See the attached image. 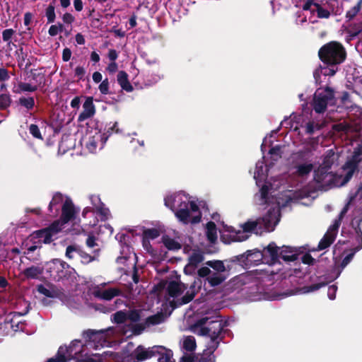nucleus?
<instances>
[{
    "label": "nucleus",
    "mask_w": 362,
    "mask_h": 362,
    "mask_svg": "<svg viewBox=\"0 0 362 362\" xmlns=\"http://www.w3.org/2000/svg\"><path fill=\"white\" fill-rule=\"evenodd\" d=\"M89 199L93 206V209L89 206L86 207L82 213L83 216L86 218L88 214L93 215L96 213L100 216L101 220L107 219L110 216V211L107 208L105 207V205L101 202L100 197L96 195H90Z\"/></svg>",
    "instance_id": "22"
},
{
    "label": "nucleus",
    "mask_w": 362,
    "mask_h": 362,
    "mask_svg": "<svg viewBox=\"0 0 362 362\" xmlns=\"http://www.w3.org/2000/svg\"><path fill=\"white\" fill-rule=\"evenodd\" d=\"M337 69L334 68V66H332L331 68L328 67H320L319 69H316L313 72V76L317 83L320 80V77L321 74H323L324 76H334L335 73L337 72Z\"/></svg>",
    "instance_id": "34"
},
{
    "label": "nucleus",
    "mask_w": 362,
    "mask_h": 362,
    "mask_svg": "<svg viewBox=\"0 0 362 362\" xmlns=\"http://www.w3.org/2000/svg\"><path fill=\"white\" fill-rule=\"evenodd\" d=\"M313 170V164L312 163L297 162L290 170L298 185H303L308 180Z\"/></svg>",
    "instance_id": "21"
},
{
    "label": "nucleus",
    "mask_w": 362,
    "mask_h": 362,
    "mask_svg": "<svg viewBox=\"0 0 362 362\" xmlns=\"http://www.w3.org/2000/svg\"><path fill=\"white\" fill-rule=\"evenodd\" d=\"M120 327H108L105 329L95 330L88 329L83 332V338L86 342V346L89 349H98L102 347L109 346L112 342L117 341L116 336Z\"/></svg>",
    "instance_id": "12"
},
{
    "label": "nucleus",
    "mask_w": 362,
    "mask_h": 362,
    "mask_svg": "<svg viewBox=\"0 0 362 362\" xmlns=\"http://www.w3.org/2000/svg\"><path fill=\"white\" fill-rule=\"evenodd\" d=\"M206 235L210 243H214L217 240V230L214 223L209 222L206 227Z\"/></svg>",
    "instance_id": "35"
},
{
    "label": "nucleus",
    "mask_w": 362,
    "mask_h": 362,
    "mask_svg": "<svg viewBox=\"0 0 362 362\" xmlns=\"http://www.w3.org/2000/svg\"><path fill=\"white\" fill-rule=\"evenodd\" d=\"M282 153H283L282 147L279 145H277V146H275L271 148L269 151L270 158L273 161H276L279 158H281Z\"/></svg>",
    "instance_id": "38"
},
{
    "label": "nucleus",
    "mask_w": 362,
    "mask_h": 362,
    "mask_svg": "<svg viewBox=\"0 0 362 362\" xmlns=\"http://www.w3.org/2000/svg\"><path fill=\"white\" fill-rule=\"evenodd\" d=\"M181 348L187 351L193 352L197 347L196 340L193 336H185L180 341Z\"/></svg>",
    "instance_id": "32"
},
{
    "label": "nucleus",
    "mask_w": 362,
    "mask_h": 362,
    "mask_svg": "<svg viewBox=\"0 0 362 362\" xmlns=\"http://www.w3.org/2000/svg\"><path fill=\"white\" fill-rule=\"evenodd\" d=\"M74 6L76 11H81L83 10V4L82 0H74Z\"/></svg>",
    "instance_id": "64"
},
{
    "label": "nucleus",
    "mask_w": 362,
    "mask_h": 362,
    "mask_svg": "<svg viewBox=\"0 0 362 362\" xmlns=\"http://www.w3.org/2000/svg\"><path fill=\"white\" fill-rule=\"evenodd\" d=\"M163 241L165 246L169 250H175L180 248L179 243L168 236L163 237Z\"/></svg>",
    "instance_id": "40"
},
{
    "label": "nucleus",
    "mask_w": 362,
    "mask_h": 362,
    "mask_svg": "<svg viewBox=\"0 0 362 362\" xmlns=\"http://www.w3.org/2000/svg\"><path fill=\"white\" fill-rule=\"evenodd\" d=\"M334 103V93L329 88H318L313 98V106L317 113L325 112L328 105Z\"/></svg>",
    "instance_id": "17"
},
{
    "label": "nucleus",
    "mask_w": 362,
    "mask_h": 362,
    "mask_svg": "<svg viewBox=\"0 0 362 362\" xmlns=\"http://www.w3.org/2000/svg\"><path fill=\"white\" fill-rule=\"evenodd\" d=\"M71 51L69 48H65L62 52V59L64 62H68L71 59Z\"/></svg>",
    "instance_id": "59"
},
{
    "label": "nucleus",
    "mask_w": 362,
    "mask_h": 362,
    "mask_svg": "<svg viewBox=\"0 0 362 362\" xmlns=\"http://www.w3.org/2000/svg\"><path fill=\"white\" fill-rule=\"evenodd\" d=\"M95 113V107L93 104V99L92 97H88L83 104V111L80 113L78 117V122H83L94 116Z\"/></svg>",
    "instance_id": "27"
},
{
    "label": "nucleus",
    "mask_w": 362,
    "mask_h": 362,
    "mask_svg": "<svg viewBox=\"0 0 362 362\" xmlns=\"http://www.w3.org/2000/svg\"><path fill=\"white\" fill-rule=\"evenodd\" d=\"M351 206H354L358 210H362V183L350 192L348 202L341 211L338 218L335 219L333 224L329 226L327 233L319 243V250L326 249L334 242L341 220Z\"/></svg>",
    "instance_id": "7"
},
{
    "label": "nucleus",
    "mask_w": 362,
    "mask_h": 362,
    "mask_svg": "<svg viewBox=\"0 0 362 362\" xmlns=\"http://www.w3.org/2000/svg\"><path fill=\"white\" fill-rule=\"evenodd\" d=\"M272 136V134H271L269 136H266L264 139L262 144L261 146V150H262L263 153H264V152L265 151L266 146H269L272 144V141L270 140Z\"/></svg>",
    "instance_id": "58"
},
{
    "label": "nucleus",
    "mask_w": 362,
    "mask_h": 362,
    "mask_svg": "<svg viewBox=\"0 0 362 362\" xmlns=\"http://www.w3.org/2000/svg\"><path fill=\"white\" fill-rule=\"evenodd\" d=\"M37 231L35 233L36 238H38V242L34 243L32 245L25 244V250L23 252L25 257L31 262H37L40 259V249L41 247V243H44L43 238H40L37 235Z\"/></svg>",
    "instance_id": "24"
},
{
    "label": "nucleus",
    "mask_w": 362,
    "mask_h": 362,
    "mask_svg": "<svg viewBox=\"0 0 362 362\" xmlns=\"http://www.w3.org/2000/svg\"><path fill=\"white\" fill-rule=\"evenodd\" d=\"M165 205L175 212V216L185 224L196 223L201 221L202 215L195 201L183 192L168 195Z\"/></svg>",
    "instance_id": "6"
},
{
    "label": "nucleus",
    "mask_w": 362,
    "mask_h": 362,
    "mask_svg": "<svg viewBox=\"0 0 362 362\" xmlns=\"http://www.w3.org/2000/svg\"><path fill=\"white\" fill-rule=\"evenodd\" d=\"M70 198L64 196L61 193L54 194L49 205V210L52 216H57L62 209V207L64 206V204Z\"/></svg>",
    "instance_id": "26"
},
{
    "label": "nucleus",
    "mask_w": 362,
    "mask_h": 362,
    "mask_svg": "<svg viewBox=\"0 0 362 362\" xmlns=\"http://www.w3.org/2000/svg\"><path fill=\"white\" fill-rule=\"evenodd\" d=\"M337 291V286L335 285H332L328 287L327 296L330 300L335 299Z\"/></svg>",
    "instance_id": "54"
},
{
    "label": "nucleus",
    "mask_w": 362,
    "mask_h": 362,
    "mask_svg": "<svg viewBox=\"0 0 362 362\" xmlns=\"http://www.w3.org/2000/svg\"><path fill=\"white\" fill-rule=\"evenodd\" d=\"M46 271L50 277L59 281L71 276L74 273V269L66 262L59 259H54L46 264Z\"/></svg>",
    "instance_id": "15"
},
{
    "label": "nucleus",
    "mask_w": 362,
    "mask_h": 362,
    "mask_svg": "<svg viewBox=\"0 0 362 362\" xmlns=\"http://www.w3.org/2000/svg\"><path fill=\"white\" fill-rule=\"evenodd\" d=\"M13 317L11 319V327L14 329V330L17 331L18 329H23V324L21 322H17V324H16V328H14V324H15V319L14 317H19L21 315V314L20 313H14L13 314Z\"/></svg>",
    "instance_id": "53"
},
{
    "label": "nucleus",
    "mask_w": 362,
    "mask_h": 362,
    "mask_svg": "<svg viewBox=\"0 0 362 362\" xmlns=\"http://www.w3.org/2000/svg\"><path fill=\"white\" fill-rule=\"evenodd\" d=\"M184 251L188 254V264L185 267V272L187 274H192L194 272L197 265L204 260V254L198 249L185 247Z\"/></svg>",
    "instance_id": "23"
},
{
    "label": "nucleus",
    "mask_w": 362,
    "mask_h": 362,
    "mask_svg": "<svg viewBox=\"0 0 362 362\" xmlns=\"http://www.w3.org/2000/svg\"><path fill=\"white\" fill-rule=\"evenodd\" d=\"M276 248L277 249L276 257L274 258V262H271L272 268L274 269L276 272L274 274H278L281 270V259L284 260V262H293L298 259L299 255L296 248H292L287 246L279 247L276 245Z\"/></svg>",
    "instance_id": "18"
},
{
    "label": "nucleus",
    "mask_w": 362,
    "mask_h": 362,
    "mask_svg": "<svg viewBox=\"0 0 362 362\" xmlns=\"http://www.w3.org/2000/svg\"><path fill=\"white\" fill-rule=\"evenodd\" d=\"M9 78L7 70L4 68L0 69V81H4Z\"/></svg>",
    "instance_id": "63"
},
{
    "label": "nucleus",
    "mask_w": 362,
    "mask_h": 362,
    "mask_svg": "<svg viewBox=\"0 0 362 362\" xmlns=\"http://www.w3.org/2000/svg\"><path fill=\"white\" fill-rule=\"evenodd\" d=\"M15 33L16 31L11 28L4 30L2 32L3 40L6 42L8 45H10L11 43V38Z\"/></svg>",
    "instance_id": "45"
},
{
    "label": "nucleus",
    "mask_w": 362,
    "mask_h": 362,
    "mask_svg": "<svg viewBox=\"0 0 362 362\" xmlns=\"http://www.w3.org/2000/svg\"><path fill=\"white\" fill-rule=\"evenodd\" d=\"M88 349L86 341L83 344L81 340L75 339L69 347L61 346L56 356L49 358L47 362H67L71 359H75L76 362H96L89 356Z\"/></svg>",
    "instance_id": "8"
},
{
    "label": "nucleus",
    "mask_w": 362,
    "mask_h": 362,
    "mask_svg": "<svg viewBox=\"0 0 362 362\" xmlns=\"http://www.w3.org/2000/svg\"><path fill=\"white\" fill-rule=\"evenodd\" d=\"M319 57L324 63L335 66L344 61L346 52L341 44L331 42L325 45L319 50Z\"/></svg>",
    "instance_id": "13"
},
{
    "label": "nucleus",
    "mask_w": 362,
    "mask_h": 362,
    "mask_svg": "<svg viewBox=\"0 0 362 362\" xmlns=\"http://www.w3.org/2000/svg\"><path fill=\"white\" fill-rule=\"evenodd\" d=\"M112 320L117 324L115 327H112V328L120 327L116 334L118 338L121 336L128 338L141 334V329H138V326L127 325V314L126 312L118 311L112 315Z\"/></svg>",
    "instance_id": "16"
},
{
    "label": "nucleus",
    "mask_w": 362,
    "mask_h": 362,
    "mask_svg": "<svg viewBox=\"0 0 362 362\" xmlns=\"http://www.w3.org/2000/svg\"><path fill=\"white\" fill-rule=\"evenodd\" d=\"M127 314V325H136L138 326V329H141V332L146 327H150L151 325H156L160 324L164 321V315L161 313H158L152 316H150L146 318L145 322V325L141 326L138 324H135L140 320V315L138 311L132 310Z\"/></svg>",
    "instance_id": "20"
},
{
    "label": "nucleus",
    "mask_w": 362,
    "mask_h": 362,
    "mask_svg": "<svg viewBox=\"0 0 362 362\" xmlns=\"http://www.w3.org/2000/svg\"><path fill=\"white\" fill-rule=\"evenodd\" d=\"M349 117L351 124L341 122L333 126L334 130L349 134L352 132H359L362 129V109L358 106H352Z\"/></svg>",
    "instance_id": "14"
},
{
    "label": "nucleus",
    "mask_w": 362,
    "mask_h": 362,
    "mask_svg": "<svg viewBox=\"0 0 362 362\" xmlns=\"http://www.w3.org/2000/svg\"><path fill=\"white\" fill-rule=\"evenodd\" d=\"M276 250V244L271 243L264 248L262 252L258 250H248L238 258L246 267L257 265L260 262H264L268 264L267 267L264 269L265 272L269 275H274L276 272L272 268L271 262H274Z\"/></svg>",
    "instance_id": "9"
},
{
    "label": "nucleus",
    "mask_w": 362,
    "mask_h": 362,
    "mask_svg": "<svg viewBox=\"0 0 362 362\" xmlns=\"http://www.w3.org/2000/svg\"><path fill=\"white\" fill-rule=\"evenodd\" d=\"M107 57L111 62H115V60L118 57V53L115 49H110Z\"/></svg>",
    "instance_id": "61"
},
{
    "label": "nucleus",
    "mask_w": 362,
    "mask_h": 362,
    "mask_svg": "<svg viewBox=\"0 0 362 362\" xmlns=\"http://www.w3.org/2000/svg\"><path fill=\"white\" fill-rule=\"evenodd\" d=\"M45 16L48 23H54L56 18L55 8L52 4H49L45 10Z\"/></svg>",
    "instance_id": "42"
},
{
    "label": "nucleus",
    "mask_w": 362,
    "mask_h": 362,
    "mask_svg": "<svg viewBox=\"0 0 362 362\" xmlns=\"http://www.w3.org/2000/svg\"><path fill=\"white\" fill-rule=\"evenodd\" d=\"M18 88L21 91L24 92H34L37 89V86H33L28 83H21L18 85Z\"/></svg>",
    "instance_id": "47"
},
{
    "label": "nucleus",
    "mask_w": 362,
    "mask_h": 362,
    "mask_svg": "<svg viewBox=\"0 0 362 362\" xmlns=\"http://www.w3.org/2000/svg\"><path fill=\"white\" fill-rule=\"evenodd\" d=\"M99 90L103 95H107L109 93V81L107 78L102 81L101 83L99 85Z\"/></svg>",
    "instance_id": "50"
},
{
    "label": "nucleus",
    "mask_w": 362,
    "mask_h": 362,
    "mask_svg": "<svg viewBox=\"0 0 362 362\" xmlns=\"http://www.w3.org/2000/svg\"><path fill=\"white\" fill-rule=\"evenodd\" d=\"M172 350L163 346H153L146 348L144 346H137L130 355L125 353H117L112 351H104L98 362H140L154 356L158 357V362H175ZM180 362H194V357L191 354H185Z\"/></svg>",
    "instance_id": "3"
},
{
    "label": "nucleus",
    "mask_w": 362,
    "mask_h": 362,
    "mask_svg": "<svg viewBox=\"0 0 362 362\" xmlns=\"http://www.w3.org/2000/svg\"><path fill=\"white\" fill-rule=\"evenodd\" d=\"M86 74V70L82 66H76L75 69V76L78 77L79 79H82Z\"/></svg>",
    "instance_id": "57"
},
{
    "label": "nucleus",
    "mask_w": 362,
    "mask_h": 362,
    "mask_svg": "<svg viewBox=\"0 0 362 362\" xmlns=\"http://www.w3.org/2000/svg\"><path fill=\"white\" fill-rule=\"evenodd\" d=\"M268 170L267 165H264L262 160H259L256 163L254 173L256 184L261 187L259 192L255 194V199L257 204L266 205V208H269L267 214L262 218L248 220L241 225L240 229L238 230L232 226L223 224L219 232L221 239L224 243L244 241L249 238L252 233L262 235L264 232L273 231L280 221L281 208L286 206L289 202L307 196L308 192L300 189L276 193L280 183L277 180H274L273 183L266 182L261 185L267 177Z\"/></svg>",
    "instance_id": "1"
},
{
    "label": "nucleus",
    "mask_w": 362,
    "mask_h": 362,
    "mask_svg": "<svg viewBox=\"0 0 362 362\" xmlns=\"http://www.w3.org/2000/svg\"><path fill=\"white\" fill-rule=\"evenodd\" d=\"M142 245L146 252H148V253H151V254L153 253V249L150 244V240L146 238L144 236H143V239H142Z\"/></svg>",
    "instance_id": "55"
},
{
    "label": "nucleus",
    "mask_w": 362,
    "mask_h": 362,
    "mask_svg": "<svg viewBox=\"0 0 362 362\" xmlns=\"http://www.w3.org/2000/svg\"><path fill=\"white\" fill-rule=\"evenodd\" d=\"M296 6L300 7L305 12L310 14H317L320 18H327L330 13L337 16L343 12L342 5L338 0H329L327 4H322V0H294Z\"/></svg>",
    "instance_id": "11"
},
{
    "label": "nucleus",
    "mask_w": 362,
    "mask_h": 362,
    "mask_svg": "<svg viewBox=\"0 0 362 362\" xmlns=\"http://www.w3.org/2000/svg\"><path fill=\"white\" fill-rule=\"evenodd\" d=\"M122 291L117 288H108L106 289L99 288L95 291V296L106 300H110L113 298L121 294Z\"/></svg>",
    "instance_id": "28"
},
{
    "label": "nucleus",
    "mask_w": 362,
    "mask_h": 362,
    "mask_svg": "<svg viewBox=\"0 0 362 362\" xmlns=\"http://www.w3.org/2000/svg\"><path fill=\"white\" fill-rule=\"evenodd\" d=\"M226 268L222 261H208L206 262V266L201 267L198 270L199 279L194 281L192 285L190 286L191 291H187V293L181 298L173 300L171 303L175 304V306H180L191 301L194 293L201 288L202 279H204L205 290L209 287H215L221 284L226 279L223 272Z\"/></svg>",
    "instance_id": "5"
},
{
    "label": "nucleus",
    "mask_w": 362,
    "mask_h": 362,
    "mask_svg": "<svg viewBox=\"0 0 362 362\" xmlns=\"http://www.w3.org/2000/svg\"><path fill=\"white\" fill-rule=\"evenodd\" d=\"M185 288V286L181 283L176 281L170 282L167 288L168 293L169 296L168 300H170V298H177Z\"/></svg>",
    "instance_id": "29"
},
{
    "label": "nucleus",
    "mask_w": 362,
    "mask_h": 362,
    "mask_svg": "<svg viewBox=\"0 0 362 362\" xmlns=\"http://www.w3.org/2000/svg\"><path fill=\"white\" fill-rule=\"evenodd\" d=\"M204 317L198 320L190 328L191 331L199 336L206 337V349L203 351L199 359V362H215V356L213 354L218 348L222 339L221 334L223 325L221 320L216 317L215 320Z\"/></svg>",
    "instance_id": "4"
},
{
    "label": "nucleus",
    "mask_w": 362,
    "mask_h": 362,
    "mask_svg": "<svg viewBox=\"0 0 362 362\" xmlns=\"http://www.w3.org/2000/svg\"><path fill=\"white\" fill-rule=\"evenodd\" d=\"M79 247L76 245H69L66 250V257L69 259L78 257Z\"/></svg>",
    "instance_id": "44"
},
{
    "label": "nucleus",
    "mask_w": 362,
    "mask_h": 362,
    "mask_svg": "<svg viewBox=\"0 0 362 362\" xmlns=\"http://www.w3.org/2000/svg\"><path fill=\"white\" fill-rule=\"evenodd\" d=\"M300 115L293 113L281 122V126L286 129L293 128L294 130H297L298 129V124L300 123Z\"/></svg>",
    "instance_id": "30"
},
{
    "label": "nucleus",
    "mask_w": 362,
    "mask_h": 362,
    "mask_svg": "<svg viewBox=\"0 0 362 362\" xmlns=\"http://www.w3.org/2000/svg\"><path fill=\"white\" fill-rule=\"evenodd\" d=\"M354 247L351 250L352 252L347 255L341 262V267H345L353 259L354 254L362 248V231L360 228H356L354 235Z\"/></svg>",
    "instance_id": "25"
},
{
    "label": "nucleus",
    "mask_w": 362,
    "mask_h": 362,
    "mask_svg": "<svg viewBox=\"0 0 362 362\" xmlns=\"http://www.w3.org/2000/svg\"><path fill=\"white\" fill-rule=\"evenodd\" d=\"M338 155L333 149L328 150L323 157L322 163L314 171V180L318 187L326 189L327 187H338L345 185L352 177L361 160V155L355 152L348 159L338 173L329 171L332 165L337 160Z\"/></svg>",
    "instance_id": "2"
},
{
    "label": "nucleus",
    "mask_w": 362,
    "mask_h": 362,
    "mask_svg": "<svg viewBox=\"0 0 362 362\" xmlns=\"http://www.w3.org/2000/svg\"><path fill=\"white\" fill-rule=\"evenodd\" d=\"M63 29V25L61 23L52 25L48 30V33L51 36H56L58 33H61Z\"/></svg>",
    "instance_id": "46"
},
{
    "label": "nucleus",
    "mask_w": 362,
    "mask_h": 362,
    "mask_svg": "<svg viewBox=\"0 0 362 362\" xmlns=\"http://www.w3.org/2000/svg\"><path fill=\"white\" fill-rule=\"evenodd\" d=\"M11 104V99L8 95L1 94L0 95V109H6Z\"/></svg>",
    "instance_id": "48"
},
{
    "label": "nucleus",
    "mask_w": 362,
    "mask_h": 362,
    "mask_svg": "<svg viewBox=\"0 0 362 362\" xmlns=\"http://www.w3.org/2000/svg\"><path fill=\"white\" fill-rule=\"evenodd\" d=\"M323 286H325V284H318L312 285L310 286L305 288L304 293H309V292H313V291H317Z\"/></svg>",
    "instance_id": "60"
},
{
    "label": "nucleus",
    "mask_w": 362,
    "mask_h": 362,
    "mask_svg": "<svg viewBox=\"0 0 362 362\" xmlns=\"http://www.w3.org/2000/svg\"><path fill=\"white\" fill-rule=\"evenodd\" d=\"M298 259H300V260L306 264H313L315 259L311 257L309 254H304L300 255L299 254Z\"/></svg>",
    "instance_id": "52"
},
{
    "label": "nucleus",
    "mask_w": 362,
    "mask_h": 362,
    "mask_svg": "<svg viewBox=\"0 0 362 362\" xmlns=\"http://www.w3.org/2000/svg\"><path fill=\"white\" fill-rule=\"evenodd\" d=\"M41 274V268L35 266L28 267L23 272V274L27 279H37Z\"/></svg>",
    "instance_id": "36"
},
{
    "label": "nucleus",
    "mask_w": 362,
    "mask_h": 362,
    "mask_svg": "<svg viewBox=\"0 0 362 362\" xmlns=\"http://www.w3.org/2000/svg\"><path fill=\"white\" fill-rule=\"evenodd\" d=\"M78 257L80 259L81 263L83 264H88L95 259V255L92 256L91 255L84 252L80 248L78 253Z\"/></svg>",
    "instance_id": "41"
},
{
    "label": "nucleus",
    "mask_w": 362,
    "mask_h": 362,
    "mask_svg": "<svg viewBox=\"0 0 362 362\" xmlns=\"http://www.w3.org/2000/svg\"><path fill=\"white\" fill-rule=\"evenodd\" d=\"M117 81L121 88L127 92H132L133 90V87L129 83L128 75L125 71H119L117 74Z\"/></svg>",
    "instance_id": "33"
},
{
    "label": "nucleus",
    "mask_w": 362,
    "mask_h": 362,
    "mask_svg": "<svg viewBox=\"0 0 362 362\" xmlns=\"http://www.w3.org/2000/svg\"><path fill=\"white\" fill-rule=\"evenodd\" d=\"M325 125V121L319 119H313L308 122L304 126L306 134H313L320 130Z\"/></svg>",
    "instance_id": "31"
},
{
    "label": "nucleus",
    "mask_w": 362,
    "mask_h": 362,
    "mask_svg": "<svg viewBox=\"0 0 362 362\" xmlns=\"http://www.w3.org/2000/svg\"><path fill=\"white\" fill-rule=\"evenodd\" d=\"M160 235V231L156 228H148L144 230L143 236L148 240H154Z\"/></svg>",
    "instance_id": "43"
},
{
    "label": "nucleus",
    "mask_w": 362,
    "mask_h": 362,
    "mask_svg": "<svg viewBox=\"0 0 362 362\" xmlns=\"http://www.w3.org/2000/svg\"><path fill=\"white\" fill-rule=\"evenodd\" d=\"M18 103L29 110L33 108L35 105V100L33 97H21L18 100Z\"/></svg>",
    "instance_id": "39"
},
{
    "label": "nucleus",
    "mask_w": 362,
    "mask_h": 362,
    "mask_svg": "<svg viewBox=\"0 0 362 362\" xmlns=\"http://www.w3.org/2000/svg\"><path fill=\"white\" fill-rule=\"evenodd\" d=\"M255 276L252 272L245 273L240 274L235 279V281L237 284H240L241 285L247 284L252 281Z\"/></svg>",
    "instance_id": "37"
},
{
    "label": "nucleus",
    "mask_w": 362,
    "mask_h": 362,
    "mask_svg": "<svg viewBox=\"0 0 362 362\" xmlns=\"http://www.w3.org/2000/svg\"><path fill=\"white\" fill-rule=\"evenodd\" d=\"M29 132L35 138L42 139L40 129L36 124H31L29 127Z\"/></svg>",
    "instance_id": "49"
},
{
    "label": "nucleus",
    "mask_w": 362,
    "mask_h": 362,
    "mask_svg": "<svg viewBox=\"0 0 362 362\" xmlns=\"http://www.w3.org/2000/svg\"><path fill=\"white\" fill-rule=\"evenodd\" d=\"M117 69H118V66H117V63L111 62V63H110L108 64V66H107L106 69L109 73L113 74L117 71Z\"/></svg>",
    "instance_id": "62"
},
{
    "label": "nucleus",
    "mask_w": 362,
    "mask_h": 362,
    "mask_svg": "<svg viewBox=\"0 0 362 362\" xmlns=\"http://www.w3.org/2000/svg\"><path fill=\"white\" fill-rule=\"evenodd\" d=\"M107 137L97 128L88 129L83 138V142L90 153L96 151L97 148H102L106 142Z\"/></svg>",
    "instance_id": "19"
},
{
    "label": "nucleus",
    "mask_w": 362,
    "mask_h": 362,
    "mask_svg": "<svg viewBox=\"0 0 362 362\" xmlns=\"http://www.w3.org/2000/svg\"><path fill=\"white\" fill-rule=\"evenodd\" d=\"M63 22L66 24H71L74 20V16L69 13H65L62 16Z\"/></svg>",
    "instance_id": "56"
},
{
    "label": "nucleus",
    "mask_w": 362,
    "mask_h": 362,
    "mask_svg": "<svg viewBox=\"0 0 362 362\" xmlns=\"http://www.w3.org/2000/svg\"><path fill=\"white\" fill-rule=\"evenodd\" d=\"M61 210L60 220L55 221L47 228L37 230V236L40 238H43L44 243L45 244L53 241L56 238L57 234L62 230V226L73 220L77 214V211L71 199L64 204Z\"/></svg>",
    "instance_id": "10"
},
{
    "label": "nucleus",
    "mask_w": 362,
    "mask_h": 362,
    "mask_svg": "<svg viewBox=\"0 0 362 362\" xmlns=\"http://www.w3.org/2000/svg\"><path fill=\"white\" fill-rule=\"evenodd\" d=\"M361 8V3H358L356 6H354L352 8H351L349 11L346 13V18H349V20L352 19L360 11Z\"/></svg>",
    "instance_id": "51"
}]
</instances>
